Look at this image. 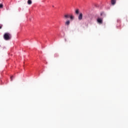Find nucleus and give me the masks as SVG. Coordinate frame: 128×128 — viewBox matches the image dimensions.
Masks as SVG:
<instances>
[{"instance_id": "1a4fd4ad", "label": "nucleus", "mask_w": 128, "mask_h": 128, "mask_svg": "<svg viewBox=\"0 0 128 128\" xmlns=\"http://www.w3.org/2000/svg\"><path fill=\"white\" fill-rule=\"evenodd\" d=\"M75 12L76 13V14H79V10H76Z\"/></svg>"}, {"instance_id": "9d476101", "label": "nucleus", "mask_w": 128, "mask_h": 128, "mask_svg": "<svg viewBox=\"0 0 128 128\" xmlns=\"http://www.w3.org/2000/svg\"><path fill=\"white\" fill-rule=\"evenodd\" d=\"M3 8V4H0V8Z\"/></svg>"}, {"instance_id": "6e6552de", "label": "nucleus", "mask_w": 128, "mask_h": 128, "mask_svg": "<svg viewBox=\"0 0 128 128\" xmlns=\"http://www.w3.org/2000/svg\"><path fill=\"white\" fill-rule=\"evenodd\" d=\"M70 19H71V20H74V16L71 15V16H70Z\"/></svg>"}, {"instance_id": "9b49d317", "label": "nucleus", "mask_w": 128, "mask_h": 128, "mask_svg": "<svg viewBox=\"0 0 128 128\" xmlns=\"http://www.w3.org/2000/svg\"><path fill=\"white\" fill-rule=\"evenodd\" d=\"M13 76H11V81H12Z\"/></svg>"}, {"instance_id": "0eeeda50", "label": "nucleus", "mask_w": 128, "mask_h": 128, "mask_svg": "<svg viewBox=\"0 0 128 128\" xmlns=\"http://www.w3.org/2000/svg\"><path fill=\"white\" fill-rule=\"evenodd\" d=\"M32 4V0H28V4L29 5H30V4Z\"/></svg>"}, {"instance_id": "39448f33", "label": "nucleus", "mask_w": 128, "mask_h": 128, "mask_svg": "<svg viewBox=\"0 0 128 128\" xmlns=\"http://www.w3.org/2000/svg\"><path fill=\"white\" fill-rule=\"evenodd\" d=\"M116 2V0H111V4H112V5L115 4Z\"/></svg>"}, {"instance_id": "f257e3e1", "label": "nucleus", "mask_w": 128, "mask_h": 128, "mask_svg": "<svg viewBox=\"0 0 128 128\" xmlns=\"http://www.w3.org/2000/svg\"><path fill=\"white\" fill-rule=\"evenodd\" d=\"M4 38L5 40H10L12 38V34L10 33H5L4 35Z\"/></svg>"}, {"instance_id": "f8f14e48", "label": "nucleus", "mask_w": 128, "mask_h": 128, "mask_svg": "<svg viewBox=\"0 0 128 128\" xmlns=\"http://www.w3.org/2000/svg\"><path fill=\"white\" fill-rule=\"evenodd\" d=\"M2 28V25L0 26V30Z\"/></svg>"}, {"instance_id": "20e7f679", "label": "nucleus", "mask_w": 128, "mask_h": 128, "mask_svg": "<svg viewBox=\"0 0 128 128\" xmlns=\"http://www.w3.org/2000/svg\"><path fill=\"white\" fill-rule=\"evenodd\" d=\"M70 14H65L64 15V18H65L66 19L70 18Z\"/></svg>"}, {"instance_id": "ddd939ff", "label": "nucleus", "mask_w": 128, "mask_h": 128, "mask_svg": "<svg viewBox=\"0 0 128 128\" xmlns=\"http://www.w3.org/2000/svg\"><path fill=\"white\" fill-rule=\"evenodd\" d=\"M52 8H54V6H52Z\"/></svg>"}, {"instance_id": "7ed1b4c3", "label": "nucleus", "mask_w": 128, "mask_h": 128, "mask_svg": "<svg viewBox=\"0 0 128 128\" xmlns=\"http://www.w3.org/2000/svg\"><path fill=\"white\" fill-rule=\"evenodd\" d=\"M78 19L81 20L82 19V13L80 14L79 16H78Z\"/></svg>"}, {"instance_id": "4468645a", "label": "nucleus", "mask_w": 128, "mask_h": 128, "mask_svg": "<svg viewBox=\"0 0 128 128\" xmlns=\"http://www.w3.org/2000/svg\"><path fill=\"white\" fill-rule=\"evenodd\" d=\"M102 14H101V16L102 15Z\"/></svg>"}, {"instance_id": "423d86ee", "label": "nucleus", "mask_w": 128, "mask_h": 128, "mask_svg": "<svg viewBox=\"0 0 128 128\" xmlns=\"http://www.w3.org/2000/svg\"><path fill=\"white\" fill-rule=\"evenodd\" d=\"M70 24V20L66 21V23H65V24L66 25V26H69Z\"/></svg>"}, {"instance_id": "f03ea898", "label": "nucleus", "mask_w": 128, "mask_h": 128, "mask_svg": "<svg viewBox=\"0 0 128 128\" xmlns=\"http://www.w3.org/2000/svg\"><path fill=\"white\" fill-rule=\"evenodd\" d=\"M97 22L100 24H102V18H98Z\"/></svg>"}]
</instances>
